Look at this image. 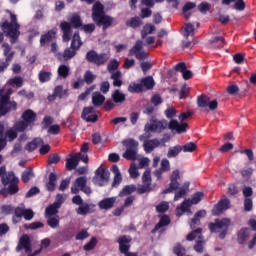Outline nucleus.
<instances>
[{
	"label": "nucleus",
	"mask_w": 256,
	"mask_h": 256,
	"mask_svg": "<svg viewBox=\"0 0 256 256\" xmlns=\"http://www.w3.org/2000/svg\"><path fill=\"white\" fill-rule=\"evenodd\" d=\"M210 98L207 95H200L197 97L198 107L205 108L209 104Z\"/></svg>",
	"instance_id": "52"
},
{
	"label": "nucleus",
	"mask_w": 256,
	"mask_h": 256,
	"mask_svg": "<svg viewBox=\"0 0 256 256\" xmlns=\"http://www.w3.org/2000/svg\"><path fill=\"white\" fill-rule=\"evenodd\" d=\"M203 217H207V211L205 210H199L195 213L193 219L191 220L190 227H195V225H201V219Z\"/></svg>",
	"instance_id": "32"
},
{
	"label": "nucleus",
	"mask_w": 256,
	"mask_h": 256,
	"mask_svg": "<svg viewBox=\"0 0 256 256\" xmlns=\"http://www.w3.org/2000/svg\"><path fill=\"white\" fill-rule=\"evenodd\" d=\"M229 205H231V201L229 199L225 198L223 200H220L212 209V215H215L216 217L221 215L223 211H227L229 209Z\"/></svg>",
	"instance_id": "21"
},
{
	"label": "nucleus",
	"mask_w": 256,
	"mask_h": 256,
	"mask_svg": "<svg viewBox=\"0 0 256 256\" xmlns=\"http://www.w3.org/2000/svg\"><path fill=\"white\" fill-rule=\"evenodd\" d=\"M11 111H17V102L11 101V96L0 90V115L5 116Z\"/></svg>",
	"instance_id": "9"
},
{
	"label": "nucleus",
	"mask_w": 256,
	"mask_h": 256,
	"mask_svg": "<svg viewBox=\"0 0 256 256\" xmlns=\"http://www.w3.org/2000/svg\"><path fill=\"white\" fill-rule=\"evenodd\" d=\"M169 179L170 183L168 184V187L162 191L163 195L179 191V188L181 187V173L178 169L172 171Z\"/></svg>",
	"instance_id": "11"
},
{
	"label": "nucleus",
	"mask_w": 256,
	"mask_h": 256,
	"mask_svg": "<svg viewBox=\"0 0 256 256\" xmlns=\"http://www.w3.org/2000/svg\"><path fill=\"white\" fill-rule=\"evenodd\" d=\"M83 45V41L81 40V35L79 34V31H75L70 47L66 48L62 54V57L65 61H70V59H73L75 55H77V51L81 49Z\"/></svg>",
	"instance_id": "5"
},
{
	"label": "nucleus",
	"mask_w": 256,
	"mask_h": 256,
	"mask_svg": "<svg viewBox=\"0 0 256 256\" xmlns=\"http://www.w3.org/2000/svg\"><path fill=\"white\" fill-rule=\"evenodd\" d=\"M112 101L114 103H124L125 101V94L121 93L119 90H115L112 93Z\"/></svg>",
	"instance_id": "45"
},
{
	"label": "nucleus",
	"mask_w": 256,
	"mask_h": 256,
	"mask_svg": "<svg viewBox=\"0 0 256 256\" xmlns=\"http://www.w3.org/2000/svg\"><path fill=\"white\" fill-rule=\"evenodd\" d=\"M0 177L4 187H7V185H11L12 183H19V178L15 176V172H7V167L5 166L0 167Z\"/></svg>",
	"instance_id": "15"
},
{
	"label": "nucleus",
	"mask_w": 256,
	"mask_h": 256,
	"mask_svg": "<svg viewBox=\"0 0 256 256\" xmlns=\"http://www.w3.org/2000/svg\"><path fill=\"white\" fill-rule=\"evenodd\" d=\"M97 237H92L83 247L84 251H93L97 247Z\"/></svg>",
	"instance_id": "53"
},
{
	"label": "nucleus",
	"mask_w": 256,
	"mask_h": 256,
	"mask_svg": "<svg viewBox=\"0 0 256 256\" xmlns=\"http://www.w3.org/2000/svg\"><path fill=\"white\" fill-rule=\"evenodd\" d=\"M202 233L203 229L197 228L186 236V241H195V239H197L194 245V251H196V253H203L205 249V238Z\"/></svg>",
	"instance_id": "8"
},
{
	"label": "nucleus",
	"mask_w": 256,
	"mask_h": 256,
	"mask_svg": "<svg viewBox=\"0 0 256 256\" xmlns=\"http://www.w3.org/2000/svg\"><path fill=\"white\" fill-rule=\"evenodd\" d=\"M251 237V234L249 233V228H241L237 233V243L238 245H245L247 241H249V238Z\"/></svg>",
	"instance_id": "24"
},
{
	"label": "nucleus",
	"mask_w": 256,
	"mask_h": 256,
	"mask_svg": "<svg viewBox=\"0 0 256 256\" xmlns=\"http://www.w3.org/2000/svg\"><path fill=\"white\" fill-rule=\"evenodd\" d=\"M57 37V29L48 30L40 37V47H49V44Z\"/></svg>",
	"instance_id": "19"
},
{
	"label": "nucleus",
	"mask_w": 256,
	"mask_h": 256,
	"mask_svg": "<svg viewBox=\"0 0 256 256\" xmlns=\"http://www.w3.org/2000/svg\"><path fill=\"white\" fill-rule=\"evenodd\" d=\"M116 201H117L116 197L104 198L98 203L99 209H104L105 211H109V209H113Z\"/></svg>",
	"instance_id": "26"
},
{
	"label": "nucleus",
	"mask_w": 256,
	"mask_h": 256,
	"mask_svg": "<svg viewBox=\"0 0 256 256\" xmlns=\"http://www.w3.org/2000/svg\"><path fill=\"white\" fill-rule=\"evenodd\" d=\"M47 225L51 227V229H57V227H59V216H48Z\"/></svg>",
	"instance_id": "48"
},
{
	"label": "nucleus",
	"mask_w": 256,
	"mask_h": 256,
	"mask_svg": "<svg viewBox=\"0 0 256 256\" xmlns=\"http://www.w3.org/2000/svg\"><path fill=\"white\" fill-rule=\"evenodd\" d=\"M167 129V120H158L157 117L152 116L150 122H147L144 126V134L139 136V141L150 140L151 133H163Z\"/></svg>",
	"instance_id": "2"
},
{
	"label": "nucleus",
	"mask_w": 256,
	"mask_h": 256,
	"mask_svg": "<svg viewBox=\"0 0 256 256\" xmlns=\"http://www.w3.org/2000/svg\"><path fill=\"white\" fill-rule=\"evenodd\" d=\"M95 79H97V76H95L94 73L91 72V70H88L85 72L84 81L87 85H91V83H93V81H95Z\"/></svg>",
	"instance_id": "57"
},
{
	"label": "nucleus",
	"mask_w": 256,
	"mask_h": 256,
	"mask_svg": "<svg viewBox=\"0 0 256 256\" xmlns=\"http://www.w3.org/2000/svg\"><path fill=\"white\" fill-rule=\"evenodd\" d=\"M21 119L22 121L16 124V131L19 133H23L29 125H33L37 121V113L31 109H27L22 113Z\"/></svg>",
	"instance_id": "7"
},
{
	"label": "nucleus",
	"mask_w": 256,
	"mask_h": 256,
	"mask_svg": "<svg viewBox=\"0 0 256 256\" xmlns=\"http://www.w3.org/2000/svg\"><path fill=\"white\" fill-rule=\"evenodd\" d=\"M86 61L97 65V67H101V65H105L109 61V55L106 53L99 54L95 50H90L86 53Z\"/></svg>",
	"instance_id": "12"
},
{
	"label": "nucleus",
	"mask_w": 256,
	"mask_h": 256,
	"mask_svg": "<svg viewBox=\"0 0 256 256\" xmlns=\"http://www.w3.org/2000/svg\"><path fill=\"white\" fill-rule=\"evenodd\" d=\"M210 43L214 49H223L225 47V38L223 36H216L210 40Z\"/></svg>",
	"instance_id": "37"
},
{
	"label": "nucleus",
	"mask_w": 256,
	"mask_h": 256,
	"mask_svg": "<svg viewBox=\"0 0 256 256\" xmlns=\"http://www.w3.org/2000/svg\"><path fill=\"white\" fill-rule=\"evenodd\" d=\"M61 207V202H54L50 206L45 209L46 217H53V215H57L58 209Z\"/></svg>",
	"instance_id": "35"
},
{
	"label": "nucleus",
	"mask_w": 256,
	"mask_h": 256,
	"mask_svg": "<svg viewBox=\"0 0 256 256\" xmlns=\"http://www.w3.org/2000/svg\"><path fill=\"white\" fill-rule=\"evenodd\" d=\"M80 158L78 155H74L70 158L66 159V170L73 171V169H77V165H79Z\"/></svg>",
	"instance_id": "29"
},
{
	"label": "nucleus",
	"mask_w": 256,
	"mask_h": 256,
	"mask_svg": "<svg viewBox=\"0 0 256 256\" xmlns=\"http://www.w3.org/2000/svg\"><path fill=\"white\" fill-rule=\"evenodd\" d=\"M8 85L11 87H23V78L21 76H15L8 80Z\"/></svg>",
	"instance_id": "46"
},
{
	"label": "nucleus",
	"mask_w": 256,
	"mask_h": 256,
	"mask_svg": "<svg viewBox=\"0 0 256 256\" xmlns=\"http://www.w3.org/2000/svg\"><path fill=\"white\" fill-rule=\"evenodd\" d=\"M140 83L144 91H149L155 87V80L153 79V76L142 78Z\"/></svg>",
	"instance_id": "28"
},
{
	"label": "nucleus",
	"mask_w": 256,
	"mask_h": 256,
	"mask_svg": "<svg viewBox=\"0 0 256 256\" xmlns=\"http://www.w3.org/2000/svg\"><path fill=\"white\" fill-rule=\"evenodd\" d=\"M121 71H116L111 74L110 79L113 80V87H121L123 85V80H121Z\"/></svg>",
	"instance_id": "38"
},
{
	"label": "nucleus",
	"mask_w": 256,
	"mask_h": 256,
	"mask_svg": "<svg viewBox=\"0 0 256 256\" xmlns=\"http://www.w3.org/2000/svg\"><path fill=\"white\" fill-rule=\"evenodd\" d=\"M197 149V144L195 142H188L184 146H182V151L184 153H193Z\"/></svg>",
	"instance_id": "56"
},
{
	"label": "nucleus",
	"mask_w": 256,
	"mask_h": 256,
	"mask_svg": "<svg viewBox=\"0 0 256 256\" xmlns=\"http://www.w3.org/2000/svg\"><path fill=\"white\" fill-rule=\"evenodd\" d=\"M124 147H126V151L123 153L124 159L127 161H137V151L139 147V142L135 139H128L123 142Z\"/></svg>",
	"instance_id": "10"
},
{
	"label": "nucleus",
	"mask_w": 256,
	"mask_h": 256,
	"mask_svg": "<svg viewBox=\"0 0 256 256\" xmlns=\"http://www.w3.org/2000/svg\"><path fill=\"white\" fill-rule=\"evenodd\" d=\"M187 193V188L180 186L178 190L174 191V201H179V199H183V197H185Z\"/></svg>",
	"instance_id": "47"
},
{
	"label": "nucleus",
	"mask_w": 256,
	"mask_h": 256,
	"mask_svg": "<svg viewBox=\"0 0 256 256\" xmlns=\"http://www.w3.org/2000/svg\"><path fill=\"white\" fill-rule=\"evenodd\" d=\"M53 125V117L45 116L42 121V129H49Z\"/></svg>",
	"instance_id": "63"
},
{
	"label": "nucleus",
	"mask_w": 256,
	"mask_h": 256,
	"mask_svg": "<svg viewBox=\"0 0 256 256\" xmlns=\"http://www.w3.org/2000/svg\"><path fill=\"white\" fill-rule=\"evenodd\" d=\"M24 213H25V209L21 207H17L14 209V215L12 217V221L15 225H17V223L21 221V218L23 217Z\"/></svg>",
	"instance_id": "41"
},
{
	"label": "nucleus",
	"mask_w": 256,
	"mask_h": 256,
	"mask_svg": "<svg viewBox=\"0 0 256 256\" xmlns=\"http://www.w3.org/2000/svg\"><path fill=\"white\" fill-rule=\"evenodd\" d=\"M90 211L89 204H81L77 209L78 215H87Z\"/></svg>",
	"instance_id": "62"
},
{
	"label": "nucleus",
	"mask_w": 256,
	"mask_h": 256,
	"mask_svg": "<svg viewBox=\"0 0 256 256\" xmlns=\"http://www.w3.org/2000/svg\"><path fill=\"white\" fill-rule=\"evenodd\" d=\"M31 177H33V169L27 168L22 172L21 180L23 183H29V181H31Z\"/></svg>",
	"instance_id": "51"
},
{
	"label": "nucleus",
	"mask_w": 256,
	"mask_h": 256,
	"mask_svg": "<svg viewBox=\"0 0 256 256\" xmlns=\"http://www.w3.org/2000/svg\"><path fill=\"white\" fill-rule=\"evenodd\" d=\"M43 139L41 138H35L33 141L26 144L25 149L29 153H33L37 149V147L43 145Z\"/></svg>",
	"instance_id": "31"
},
{
	"label": "nucleus",
	"mask_w": 256,
	"mask_h": 256,
	"mask_svg": "<svg viewBox=\"0 0 256 256\" xmlns=\"http://www.w3.org/2000/svg\"><path fill=\"white\" fill-rule=\"evenodd\" d=\"M126 27H130V29H139L143 25V20H141V17L134 16L130 19H128L125 23Z\"/></svg>",
	"instance_id": "27"
},
{
	"label": "nucleus",
	"mask_w": 256,
	"mask_h": 256,
	"mask_svg": "<svg viewBox=\"0 0 256 256\" xmlns=\"http://www.w3.org/2000/svg\"><path fill=\"white\" fill-rule=\"evenodd\" d=\"M159 145H161V141H159V139L157 138L144 140L143 142V148L145 153H153V151H155V149H157Z\"/></svg>",
	"instance_id": "22"
},
{
	"label": "nucleus",
	"mask_w": 256,
	"mask_h": 256,
	"mask_svg": "<svg viewBox=\"0 0 256 256\" xmlns=\"http://www.w3.org/2000/svg\"><path fill=\"white\" fill-rule=\"evenodd\" d=\"M173 253L176 256H185L187 253V250L185 249V247H183L181 244H177L174 248H173Z\"/></svg>",
	"instance_id": "58"
},
{
	"label": "nucleus",
	"mask_w": 256,
	"mask_h": 256,
	"mask_svg": "<svg viewBox=\"0 0 256 256\" xmlns=\"http://www.w3.org/2000/svg\"><path fill=\"white\" fill-rule=\"evenodd\" d=\"M10 23L8 20H5L1 24V29L3 33L6 34V37L10 38V43H15L17 39H19V36L21 35V32L19 29H21V25L17 23V15L10 13Z\"/></svg>",
	"instance_id": "4"
},
{
	"label": "nucleus",
	"mask_w": 256,
	"mask_h": 256,
	"mask_svg": "<svg viewBox=\"0 0 256 256\" xmlns=\"http://www.w3.org/2000/svg\"><path fill=\"white\" fill-rule=\"evenodd\" d=\"M231 226V219L223 218V219H215L214 222H211L208 225V229L210 233H217V229H223L219 234V239H224L227 237V231Z\"/></svg>",
	"instance_id": "6"
},
{
	"label": "nucleus",
	"mask_w": 256,
	"mask_h": 256,
	"mask_svg": "<svg viewBox=\"0 0 256 256\" xmlns=\"http://www.w3.org/2000/svg\"><path fill=\"white\" fill-rule=\"evenodd\" d=\"M5 135V139H8V141H15V138L17 137V131L9 129L6 131Z\"/></svg>",
	"instance_id": "64"
},
{
	"label": "nucleus",
	"mask_w": 256,
	"mask_h": 256,
	"mask_svg": "<svg viewBox=\"0 0 256 256\" xmlns=\"http://www.w3.org/2000/svg\"><path fill=\"white\" fill-rule=\"evenodd\" d=\"M137 191V186L135 184L126 185L119 192L118 197H127V195H132Z\"/></svg>",
	"instance_id": "33"
},
{
	"label": "nucleus",
	"mask_w": 256,
	"mask_h": 256,
	"mask_svg": "<svg viewBox=\"0 0 256 256\" xmlns=\"http://www.w3.org/2000/svg\"><path fill=\"white\" fill-rule=\"evenodd\" d=\"M51 77H53V73L51 71L41 70L38 74L40 83H47Z\"/></svg>",
	"instance_id": "42"
},
{
	"label": "nucleus",
	"mask_w": 256,
	"mask_h": 256,
	"mask_svg": "<svg viewBox=\"0 0 256 256\" xmlns=\"http://www.w3.org/2000/svg\"><path fill=\"white\" fill-rule=\"evenodd\" d=\"M143 50V41L137 40L132 49L129 50V55H135Z\"/></svg>",
	"instance_id": "54"
},
{
	"label": "nucleus",
	"mask_w": 256,
	"mask_h": 256,
	"mask_svg": "<svg viewBox=\"0 0 256 256\" xmlns=\"http://www.w3.org/2000/svg\"><path fill=\"white\" fill-rule=\"evenodd\" d=\"M156 211L157 213H166V211H169V202L162 201L156 206Z\"/></svg>",
	"instance_id": "60"
},
{
	"label": "nucleus",
	"mask_w": 256,
	"mask_h": 256,
	"mask_svg": "<svg viewBox=\"0 0 256 256\" xmlns=\"http://www.w3.org/2000/svg\"><path fill=\"white\" fill-rule=\"evenodd\" d=\"M183 151V148L181 145H176L174 147L169 148L168 153H167V158L171 159L172 157H177L179 153Z\"/></svg>",
	"instance_id": "43"
},
{
	"label": "nucleus",
	"mask_w": 256,
	"mask_h": 256,
	"mask_svg": "<svg viewBox=\"0 0 256 256\" xmlns=\"http://www.w3.org/2000/svg\"><path fill=\"white\" fill-rule=\"evenodd\" d=\"M75 186L79 187L80 191L85 193L86 195H91V188L87 187V177L80 176L75 180Z\"/></svg>",
	"instance_id": "23"
},
{
	"label": "nucleus",
	"mask_w": 256,
	"mask_h": 256,
	"mask_svg": "<svg viewBox=\"0 0 256 256\" xmlns=\"http://www.w3.org/2000/svg\"><path fill=\"white\" fill-rule=\"evenodd\" d=\"M171 225V218L168 215H162L159 222L155 225V227L151 230L152 235H155L159 231V229L163 227H167Z\"/></svg>",
	"instance_id": "25"
},
{
	"label": "nucleus",
	"mask_w": 256,
	"mask_h": 256,
	"mask_svg": "<svg viewBox=\"0 0 256 256\" xmlns=\"http://www.w3.org/2000/svg\"><path fill=\"white\" fill-rule=\"evenodd\" d=\"M203 192H196L190 199L192 205H197L203 199Z\"/></svg>",
	"instance_id": "61"
},
{
	"label": "nucleus",
	"mask_w": 256,
	"mask_h": 256,
	"mask_svg": "<svg viewBox=\"0 0 256 256\" xmlns=\"http://www.w3.org/2000/svg\"><path fill=\"white\" fill-rule=\"evenodd\" d=\"M191 205H193L191 203V200H184L181 205H180V208H177V212H176V215L178 217H181V214L179 213V209L180 211H182V213H187V211H191Z\"/></svg>",
	"instance_id": "40"
},
{
	"label": "nucleus",
	"mask_w": 256,
	"mask_h": 256,
	"mask_svg": "<svg viewBox=\"0 0 256 256\" xmlns=\"http://www.w3.org/2000/svg\"><path fill=\"white\" fill-rule=\"evenodd\" d=\"M55 187H57V174L51 172L49 174V181L46 184V189L50 193H53V191H55Z\"/></svg>",
	"instance_id": "34"
},
{
	"label": "nucleus",
	"mask_w": 256,
	"mask_h": 256,
	"mask_svg": "<svg viewBox=\"0 0 256 256\" xmlns=\"http://www.w3.org/2000/svg\"><path fill=\"white\" fill-rule=\"evenodd\" d=\"M42 227H45L43 222H32L30 224H24V229L35 231V229H42Z\"/></svg>",
	"instance_id": "55"
},
{
	"label": "nucleus",
	"mask_w": 256,
	"mask_h": 256,
	"mask_svg": "<svg viewBox=\"0 0 256 256\" xmlns=\"http://www.w3.org/2000/svg\"><path fill=\"white\" fill-rule=\"evenodd\" d=\"M136 192L138 195L149 193L151 192V186H149V184L139 185L138 187H136Z\"/></svg>",
	"instance_id": "59"
},
{
	"label": "nucleus",
	"mask_w": 256,
	"mask_h": 256,
	"mask_svg": "<svg viewBox=\"0 0 256 256\" xmlns=\"http://www.w3.org/2000/svg\"><path fill=\"white\" fill-rule=\"evenodd\" d=\"M92 20L97 27H102L103 31H107L115 19L105 13V5L100 1H96L92 6Z\"/></svg>",
	"instance_id": "1"
},
{
	"label": "nucleus",
	"mask_w": 256,
	"mask_h": 256,
	"mask_svg": "<svg viewBox=\"0 0 256 256\" xmlns=\"http://www.w3.org/2000/svg\"><path fill=\"white\" fill-rule=\"evenodd\" d=\"M94 111L95 108H93V106L84 107L81 114L82 119L87 123H97L99 116H97V114H91L94 113Z\"/></svg>",
	"instance_id": "18"
},
{
	"label": "nucleus",
	"mask_w": 256,
	"mask_h": 256,
	"mask_svg": "<svg viewBox=\"0 0 256 256\" xmlns=\"http://www.w3.org/2000/svg\"><path fill=\"white\" fill-rule=\"evenodd\" d=\"M131 241H133V239L128 235H123L118 238L117 243L119 244V251L122 255H125L131 249Z\"/></svg>",
	"instance_id": "16"
},
{
	"label": "nucleus",
	"mask_w": 256,
	"mask_h": 256,
	"mask_svg": "<svg viewBox=\"0 0 256 256\" xmlns=\"http://www.w3.org/2000/svg\"><path fill=\"white\" fill-rule=\"evenodd\" d=\"M110 175L111 173H109V170L100 166L96 169L95 175L92 181L94 185H98L99 187H104V185L109 182Z\"/></svg>",
	"instance_id": "13"
},
{
	"label": "nucleus",
	"mask_w": 256,
	"mask_h": 256,
	"mask_svg": "<svg viewBox=\"0 0 256 256\" xmlns=\"http://www.w3.org/2000/svg\"><path fill=\"white\" fill-rule=\"evenodd\" d=\"M71 71V69L69 68V66L62 64L58 67V75L59 77H62V79H67V77H69V72Z\"/></svg>",
	"instance_id": "44"
},
{
	"label": "nucleus",
	"mask_w": 256,
	"mask_h": 256,
	"mask_svg": "<svg viewBox=\"0 0 256 256\" xmlns=\"http://www.w3.org/2000/svg\"><path fill=\"white\" fill-rule=\"evenodd\" d=\"M184 31V37L189 39V37H193L195 35V26L191 23H188L185 25Z\"/></svg>",
	"instance_id": "49"
},
{
	"label": "nucleus",
	"mask_w": 256,
	"mask_h": 256,
	"mask_svg": "<svg viewBox=\"0 0 256 256\" xmlns=\"http://www.w3.org/2000/svg\"><path fill=\"white\" fill-rule=\"evenodd\" d=\"M155 25L152 24H145L141 30V37L142 39H146L147 35H151L153 33V31H155Z\"/></svg>",
	"instance_id": "39"
},
{
	"label": "nucleus",
	"mask_w": 256,
	"mask_h": 256,
	"mask_svg": "<svg viewBox=\"0 0 256 256\" xmlns=\"http://www.w3.org/2000/svg\"><path fill=\"white\" fill-rule=\"evenodd\" d=\"M168 129H171V131H176V133H187V129H189V124L182 123L180 124L177 120H170V122H167Z\"/></svg>",
	"instance_id": "20"
},
{
	"label": "nucleus",
	"mask_w": 256,
	"mask_h": 256,
	"mask_svg": "<svg viewBox=\"0 0 256 256\" xmlns=\"http://www.w3.org/2000/svg\"><path fill=\"white\" fill-rule=\"evenodd\" d=\"M2 48L5 61L0 63V73H3V71H5V69H7L9 65H11V62L15 57V51H11V46L9 45V43H3Z\"/></svg>",
	"instance_id": "14"
},
{
	"label": "nucleus",
	"mask_w": 256,
	"mask_h": 256,
	"mask_svg": "<svg viewBox=\"0 0 256 256\" xmlns=\"http://www.w3.org/2000/svg\"><path fill=\"white\" fill-rule=\"evenodd\" d=\"M19 182H12L8 184L6 189L1 190V193H7V195H17L19 193Z\"/></svg>",
	"instance_id": "36"
},
{
	"label": "nucleus",
	"mask_w": 256,
	"mask_h": 256,
	"mask_svg": "<svg viewBox=\"0 0 256 256\" xmlns=\"http://www.w3.org/2000/svg\"><path fill=\"white\" fill-rule=\"evenodd\" d=\"M23 249L27 254L33 251L31 248V239L27 234L22 235L21 238L19 239L18 245L16 247V251L17 253H19V251H23Z\"/></svg>",
	"instance_id": "17"
},
{
	"label": "nucleus",
	"mask_w": 256,
	"mask_h": 256,
	"mask_svg": "<svg viewBox=\"0 0 256 256\" xmlns=\"http://www.w3.org/2000/svg\"><path fill=\"white\" fill-rule=\"evenodd\" d=\"M105 103V96L101 92L96 91L92 94V104L94 107H101Z\"/></svg>",
	"instance_id": "30"
},
{
	"label": "nucleus",
	"mask_w": 256,
	"mask_h": 256,
	"mask_svg": "<svg viewBox=\"0 0 256 256\" xmlns=\"http://www.w3.org/2000/svg\"><path fill=\"white\" fill-rule=\"evenodd\" d=\"M83 27V20L81 19V15L74 13L70 22L63 21L60 23V29L62 31V41L64 43H69L71 41V35L73 33V29H81ZM73 28V29H72Z\"/></svg>",
	"instance_id": "3"
},
{
	"label": "nucleus",
	"mask_w": 256,
	"mask_h": 256,
	"mask_svg": "<svg viewBox=\"0 0 256 256\" xmlns=\"http://www.w3.org/2000/svg\"><path fill=\"white\" fill-rule=\"evenodd\" d=\"M129 93H143V85L140 83H133L128 86Z\"/></svg>",
	"instance_id": "50"
}]
</instances>
